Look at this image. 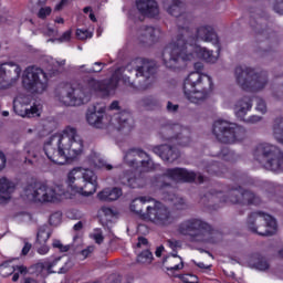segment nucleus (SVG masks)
Segmentation results:
<instances>
[{"mask_svg":"<svg viewBox=\"0 0 283 283\" xmlns=\"http://www.w3.org/2000/svg\"><path fill=\"white\" fill-rule=\"evenodd\" d=\"M272 98L283 103V83L272 90Z\"/></svg>","mask_w":283,"mask_h":283,"instance_id":"45","label":"nucleus"},{"mask_svg":"<svg viewBox=\"0 0 283 283\" xmlns=\"http://www.w3.org/2000/svg\"><path fill=\"white\" fill-rule=\"evenodd\" d=\"M212 134L219 143L233 145L242 143L247 138V128L235 123L220 119L214 122Z\"/></svg>","mask_w":283,"mask_h":283,"instance_id":"10","label":"nucleus"},{"mask_svg":"<svg viewBox=\"0 0 283 283\" xmlns=\"http://www.w3.org/2000/svg\"><path fill=\"white\" fill-rule=\"evenodd\" d=\"M96 248L94 245H88L84 250L80 252V255L82 256L83 260H87V258H92V254Z\"/></svg>","mask_w":283,"mask_h":283,"instance_id":"48","label":"nucleus"},{"mask_svg":"<svg viewBox=\"0 0 283 283\" xmlns=\"http://www.w3.org/2000/svg\"><path fill=\"white\" fill-rule=\"evenodd\" d=\"M256 109L261 112V114H266V102L262 98L256 99Z\"/></svg>","mask_w":283,"mask_h":283,"instance_id":"57","label":"nucleus"},{"mask_svg":"<svg viewBox=\"0 0 283 283\" xmlns=\"http://www.w3.org/2000/svg\"><path fill=\"white\" fill-rule=\"evenodd\" d=\"M148 244H149V241L146 238H144V237L138 238V243H137L138 248L147 247Z\"/></svg>","mask_w":283,"mask_h":283,"instance_id":"64","label":"nucleus"},{"mask_svg":"<svg viewBox=\"0 0 283 283\" xmlns=\"http://www.w3.org/2000/svg\"><path fill=\"white\" fill-rule=\"evenodd\" d=\"M50 224L53 227H59L61 224V212H54L50 216L49 219Z\"/></svg>","mask_w":283,"mask_h":283,"instance_id":"51","label":"nucleus"},{"mask_svg":"<svg viewBox=\"0 0 283 283\" xmlns=\"http://www.w3.org/2000/svg\"><path fill=\"white\" fill-rule=\"evenodd\" d=\"M197 38L201 41H206V43H212L213 45H218L219 43L218 34L213 28L209 25L200 27L197 30Z\"/></svg>","mask_w":283,"mask_h":283,"instance_id":"29","label":"nucleus"},{"mask_svg":"<svg viewBox=\"0 0 283 283\" xmlns=\"http://www.w3.org/2000/svg\"><path fill=\"white\" fill-rule=\"evenodd\" d=\"M145 202H147V198L140 197V198L134 199L130 203V211L133 213H136L137 216H140L142 219H143V214L146 213V212H143V209H145Z\"/></svg>","mask_w":283,"mask_h":283,"instance_id":"41","label":"nucleus"},{"mask_svg":"<svg viewBox=\"0 0 283 283\" xmlns=\"http://www.w3.org/2000/svg\"><path fill=\"white\" fill-rule=\"evenodd\" d=\"M201 202L212 211H218V209L224 207V205H242V186L229 188L228 195L212 189L202 197Z\"/></svg>","mask_w":283,"mask_h":283,"instance_id":"9","label":"nucleus"},{"mask_svg":"<svg viewBox=\"0 0 283 283\" xmlns=\"http://www.w3.org/2000/svg\"><path fill=\"white\" fill-rule=\"evenodd\" d=\"M205 170L207 174H210V176H222L227 171V168L217 161H208L205 165Z\"/></svg>","mask_w":283,"mask_h":283,"instance_id":"39","label":"nucleus"},{"mask_svg":"<svg viewBox=\"0 0 283 283\" xmlns=\"http://www.w3.org/2000/svg\"><path fill=\"white\" fill-rule=\"evenodd\" d=\"M124 159L125 163H127V165L134 169L142 168V171H149L154 169V160H151L149 154L140 148L129 149L126 153Z\"/></svg>","mask_w":283,"mask_h":283,"instance_id":"16","label":"nucleus"},{"mask_svg":"<svg viewBox=\"0 0 283 283\" xmlns=\"http://www.w3.org/2000/svg\"><path fill=\"white\" fill-rule=\"evenodd\" d=\"M82 176V185L84 186L83 196L90 197L96 193V187H98V177L92 169L80 168Z\"/></svg>","mask_w":283,"mask_h":283,"instance_id":"21","label":"nucleus"},{"mask_svg":"<svg viewBox=\"0 0 283 283\" xmlns=\"http://www.w3.org/2000/svg\"><path fill=\"white\" fill-rule=\"evenodd\" d=\"M136 6L137 10L144 17L154 19V17H158V14H160V9H158V2H156V0H137Z\"/></svg>","mask_w":283,"mask_h":283,"instance_id":"24","label":"nucleus"},{"mask_svg":"<svg viewBox=\"0 0 283 283\" xmlns=\"http://www.w3.org/2000/svg\"><path fill=\"white\" fill-rule=\"evenodd\" d=\"M179 108H180V106L178 104H174L171 102H167L166 109L170 114H176V112H178Z\"/></svg>","mask_w":283,"mask_h":283,"instance_id":"59","label":"nucleus"},{"mask_svg":"<svg viewBox=\"0 0 283 283\" xmlns=\"http://www.w3.org/2000/svg\"><path fill=\"white\" fill-rule=\"evenodd\" d=\"M273 10L276 14H283V0H275Z\"/></svg>","mask_w":283,"mask_h":283,"instance_id":"58","label":"nucleus"},{"mask_svg":"<svg viewBox=\"0 0 283 283\" xmlns=\"http://www.w3.org/2000/svg\"><path fill=\"white\" fill-rule=\"evenodd\" d=\"M247 228L256 235H275L277 231V221L270 214L262 211H254L248 216Z\"/></svg>","mask_w":283,"mask_h":283,"instance_id":"12","label":"nucleus"},{"mask_svg":"<svg viewBox=\"0 0 283 283\" xmlns=\"http://www.w3.org/2000/svg\"><path fill=\"white\" fill-rule=\"evenodd\" d=\"M184 54H191L192 57L190 59H184L182 64H176L175 66H169L167 63H164L168 70H184V67H187V62L193 61L197 59H202L203 61H207V63H216L218 61V55H213V51L207 50V48H202L200 45L196 44L195 42L186 43L184 46Z\"/></svg>","mask_w":283,"mask_h":283,"instance_id":"14","label":"nucleus"},{"mask_svg":"<svg viewBox=\"0 0 283 283\" xmlns=\"http://www.w3.org/2000/svg\"><path fill=\"white\" fill-rule=\"evenodd\" d=\"M45 3H48V0H31L30 6H31L32 12L39 11V9L43 8Z\"/></svg>","mask_w":283,"mask_h":283,"instance_id":"47","label":"nucleus"},{"mask_svg":"<svg viewBox=\"0 0 283 283\" xmlns=\"http://www.w3.org/2000/svg\"><path fill=\"white\" fill-rule=\"evenodd\" d=\"M38 17L39 19H46L48 17H50V14H52V8L50 7H41L40 9H38Z\"/></svg>","mask_w":283,"mask_h":283,"instance_id":"50","label":"nucleus"},{"mask_svg":"<svg viewBox=\"0 0 283 283\" xmlns=\"http://www.w3.org/2000/svg\"><path fill=\"white\" fill-rule=\"evenodd\" d=\"M14 271H18L19 273H25L28 269L23 265H17L15 268L10 265V262H4L0 265V274L3 277H8V275H12Z\"/></svg>","mask_w":283,"mask_h":283,"instance_id":"40","label":"nucleus"},{"mask_svg":"<svg viewBox=\"0 0 283 283\" xmlns=\"http://www.w3.org/2000/svg\"><path fill=\"white\" fill-rule=\"evenodd\" d=\"M168 247L172 250V251H177V249H181L182 248V242L178 241L176 239H169L167 241Z\"/></svg>","mask_w":283,"mask_h":283,"instance_id":"54","label":"nucleus"},{"mask_svg":"<svg viewBox=\"0 0 283 283\" xmlns=\"http://www.w3.org/2000/svg\"><path fill=\"white\" fill-rule=\"evenodd\" d=\"M103 67H105V63L95 62V67L86 69L84 72H86V74H96L98 72H103Z\"/></svg>","mask_w":283,"mask_h":283,"instance_id":"49","label":"nucleus"},{"mask_svg":"<svg viewBox=\"0 0 283 283\" xmlns=\"http://www.w3.org/2000/svg\"><path fill=\"white\" fill-rule=\"evenodd\" d=\"M253 205L254 207H258L262 205V198L260 196L255 195V192L251 190L243 189L241 187V206L242 207H251Z\"/></svg>","mask_w":283,"mask_h":283,"instance_id":"30","label":"nucleus"},{"mask_svg":"<svg viewBox=\"0 0 283 283\" xmlns=\"http://www.w3.org/2000/svg\"><path fill=\"white\" fill-rule=\"evenodd\" d=\"M255 76V70L248 66H237L234 69L235 83L245 92H251V85Z\"/></svg>","mask_w":283,"mask_h":283,"instance_id":"20","label":"nucleus"},{"mask_svg":"<svg viewBox=\"0 0 283 283\" xmlns=\"http://www.w3.org/2000/svg\"><path fill=\"white\" fill-rule=\"evenodd\" d=\"M166 10L171 17H180L184 12H187V7L181 0H171Z\"/></svg>","mask_w":283,"mask_h":283,"instance_id":"36","label":"nucleus"},{"mask_svg":"<svg viewBox=\"0 0 283 283\" xmlns=\"http://www.w3.org/2000/svg\"><path fill=\"white\" fill-rule=\"evenodd\" d=\"M153 153L164 159L166 163H176L180 158V150L174 146L160 145L154 146Z\"/></svg>","mask_w":283,"mask_h":283,"instance_id":"23","label":"nucleus"},{"mask_svg":"<svg viewBox=\"0 0 283 283\" xmlns=\"http://www.w3.org/2000/svg\"><path fill=\"white\" fill-rule=\"evenodd\" d=\"M172 205H174V207H176L179 210L187 209V201H185V199L181 197H177L172 201Z\"/></svg>","mask_w":283,"mask_h":283,"instance_id":"52","label":"nucleus"},{"mask_svg":"<svg viewBox=\"0 0 283 283\" xmlns=\"http://www.w3.org/2000/svg\"><path fill=\"white\" fill-rule=\"evenodd\" d=\"M165 176L170 178V180H182L184 182H193V180L202 185L205 182V177L202 175H197L193 171H189L185 168H169L166 170Z\"/></svg>","mask_w":283,"mask_h":283,"instance_id":"19","label":"nucleus"},{"mask_svg":"<svg viewBox=\"0 0 283 283\" xmlns=\"http://www.w3.org/2000/svg\"><path fill=\"white\" fill-rule=\"evenodd\" d=\"M106 283H120V276L118 274H111L106 279Z\"/></svg>","mask_w":283,"mask_h":283,"instance_id":"62","label":"nucleus"},{"mask_svg":"<svg viewBox=\"0 0 283 283\" xmlns=\"http://www.w3.org/2000/svg\"><path fill=\"white\" fill-rule=\"evenodd\" d=\"M159 134L164 140H178V145H189V130L179 124H166L160 127Z\"/></svg>","mask_w":283,"mask_h":283,"instance_id":"18","label":"nucleus"},{"mask_svg":"<svg viewBox=\"0 0 283 283\" xmlns=\"http://www.w3.org/2000/svg\"><path fill=\"white\" fill-rule=\"evenodd\" d=\"M272 135L280 145H283V115L273 119Z\"/></svg>","mask_w":283,"mask_h":283,"instance_id":"34","label":"nucleus"},{"mask_svg":"<svg viewBox=\"0 0 283 283\" xmlns=\"http://www.w3.org/2000/svg\"><path fill=\"white\" fill-rule=\"evenodd\" d=\"M72 39V30L65 31L61 38H59L60 43H64Z\"/></svg>","mask_w":283,"mask_h":283,"instance_id":"61","label":"nucleus"},{"mask_svg":"<svg viewBox=\"0 0 283 283\" xmlns=\"http://www.w3.org/2000/svg\"><path fill=\"white\" fill-rule=\"evenodd\" d=\"M13 112L22 118H32L39 109H36V107H29L27 104H23V98L18 97L13 99Z\"/></svg>","mask_w":283,"mask_h":283,"instance_id":"27","label":"nucleus"},{"mask_svg":"<svg viewBox=\"0 0 283 283\" xmlns=\"http://www.w3.org/2000/svg\"><path fill=\"white\" fill-rule=\"evenodd\" d=\"M67 186L74 193H80L83 196V191H85V188L83 186V178L81 175V168H74L71 170L67 175Z\"/></svg>","mask_w":283,"mask_h":283,"instance_id":"25","label":"nucleus"},{"mask_svg":"<svg viewBox=\"0 0 283 283\" xmlns=\"http://www.w3.org/2000/svg\"><path fill=\"white\" fill-rule=\"evenodd\" d=\"M25 90L32 94H43L48 90V73L38 66H28L22 76Z\"/></svg>","mask_w":283,"mask_h":283,"instance_id":"13","label":"nucleus"},{"mask_svg":"<svg viewBox=\"0 0 283 283\" xmlns=\"http://www.w3.org/2000/svg\"><path fill=\"white\" fill-rule=\"evenodd\" d=\"M195 72H191L184 81V94L187 101L200 105L211 96L213 92V80L207 74H202L205 64L197 62L193 64Z\"/></svg>","mask_w":283,"mask_h":283,"instance_id":"4","label":"nucleus"},{"mask_svg":"<svg viewBox=\"0 0 283 283\" xmlns=\"http://www.w3.org/2000/svg\"><path fill=\"white\" fill-rule=\"evenodd\" d=\"M156 62L149 60H140L136 62L135 66H127L126 72H130V75L125 74L123 80L132 87L139 90H147L151 85V78L156 74Z\"/></svg>","mask_w":283,"mask_h":283,"instance_id":"6","label":"nucleus"},{"mask_svg":"<svg viewBox=\"0 0 283 283\" xmlns=\"http://www.w3.org/2000/svg\"><path fill=\"white\" fill-rule=\"evenodd\" d=\"M269 83V74L266 72L258 73L254 71L252 78L251 91L264 90Z\"/></svg>","mask_w":283,"mask_h":283,"instance_id":"33","label":"nucleus"},{"mask_svg":"<svg viewBox=\"0 0 283 283\" xmlns=\"http://www.w3.org/2000/svg\"><path fill=\"white\" fill-rule=\"evenodd\" d=\"M120 71H115L109 81L96 80L85 76L76 85L61 84L56 90V98L66 107H81L92 101L94 94L109 96L115 87H118Z\"/></svg>","mask_w":283,"mask_h":283,"instance_id":"1","label":"nucleus"},{"mask_svg":"<svg viewBox=\"0 0 283 283\" xmlns=\"http://www.w3.org/2000/svg\"><path fill=\"white\" fill-rule=\"evenodd\" d=\"M91 238L95 241L96 244H103L105 237H103V231L101 229H95L94 233L91 234Z\"/></svg>","mask_w":283,"mask_h":283,"instance_id":"46","label":"nucleus"},{"mask_svg":"<svg viewBox=\"0 0 283 283\" xmlns=\"http://www.w3.org/2000/svg\"><path fill=\"white\" fill-rule=\"evenodd\" d=\"M243 123H248V125H255V123H260L262 120V117L258 115H252L250 117H244V119H241Z\"/></svg>","mask_w":283,"mask_h":283,"instance_id":"56","label":"nucleus"},{"mask_svg":"<svg viewBox=\"0 0 283 283\" xmlns=\"http://www.w3.org/2000/svg\"><path fill=\"white\" fill-rule=\"evenodd\" d=\"M161 189L164 191V200H166V202H174L178 197L176 193H174V188H171L169 185L163 186Z\"/></svg>","mask_w":283,"mask_h":283,"instance_id":"43","label":"nucleus"},{"mask_svg":"<svg viewBox=\"0 0 283 283\" xmlns=\"http://www.w3.org/2000/svg\"><path fill=\"white\" fill-rule=\"evenodd\" d=\"M14 191V185L6 179H0V202L1 200H10V195Z\"/></svg>","mask_w":283,"mask_h":283,"instance_id":"37","label":"nucleus"},{"mask_svg":"<svg viewBox=\"0 0 283 283\" xmlns=\"http://www.w3.org/2000/svg\"><path fill=\"white\" fill-rule=\"evenodd\" d=\"M119 182L120 185H124L126 187H130V189H138V187H143L145 181L140 176L134 175L132 171H125L119 176Z\"/></svg>","mask_w":283,"mask_h":283,"instance_id":"28","label":"nucleus"},{"mask_svg":"<svg viewBox=\"0 0 283 283\" xmlns=\"http://www.w3.org/2000/svg\"><path fill=\"white\" fill-rule=\"evenodd\" d=\"M35 249H38V253H40V255H45L50 251V247L45 243L35 245Z\"/></svg>","mask_w":283,"mask_h":283,"instance_id":"60","label":"nucleus"},{"mask_svg":"<svg viewBox=\"0 0 283 283\" xmlns=\"http://www.w3.org/2000/svg\"><path fill=\"white\" fill-rule=\"evenodd\" d=\"M21 76V66L14 62L0 64V92L12 87Z\"/></svg>","mask_w":283,"mask_h":283,"instance_id":"17","label":"nucleus"},{"mask_svg":"<svg viewBox=\"0 0 283 283\" xmlns=\"http://www.w3.org/2000/svg\"><path fill=\"white\" fill-rule=\"evenodd\" d=\"M249 265L258 271H269L271 268L269 261H266V259L260 254L252 255L249 260Z\"/></svg>","mask_w":283,"mask_h":283,"instance_id":"35","label":"nucleus"},{"mask_svg":"<svg viewBox=\"0 0 283 283\" xmlns=\"http://www.w3.org/2000/svg\"><path fill=\"white\" fill-rule=\"evenodd\" d=\"M123 196V190L120 188H106L97 195L103 202H114Z\"/></svg>","mask_w":283,"mask_h":283,"instance_id":"31","label":"nucleus"},{"mask_svg":"<svg viewBox=\"0 0 283 283\" xmlns=\"http://www.w3.org/2000/svg\"><path fill=\"white\" fill-rule=\"evenodd\" d=\"M76 36L80 39V41H85V39H92V33H90L87 30L77 29Z\"/></svg>","mask_w":283,"mask_h":283,"instance_id":"53","label":"nucleus"},{"mask_svg":"<svg viewBox=\"0 0 283 283\" xmlns=\"http://www.w3.org/2000/svg\"><path fill=\"white\" fill-rule=\"evenodd\" d=\"M154 254L149 250H145L137 255L138 264H151Z\"/></svg>","mask_w":283,"mask_h":283,"instance_id":"42","label":"nucleus"},{"mask_svg":"<svg viewBox=\"0 0 283 283\" xmlns=\"http://www.w3.org/2000/svg\"><path fill=\"white\" fill-rule=\"evenodd\" d=\"M164 264H166L167 271H181V269H185L182 258H180L178 254H172L164 259Z\"/></svg>","mask_w":283,"mask_h":283,"instance_id":"32","label":"nucleus"},{"mask_svg":"<svg viewBox=\"0 0 283 283\" xmlns=\"http://www.w3.org/2000/svg\"><path fill=\"white\" fill-rule=\"evenodd\" d=\"M139 105L142 107H147L148 109H151V107H156L158 105V99H156L154 96L143 97L139 101Z\"/></svg>","mask_w":283,"mask_h":283,"instance_id":"44","label":"nucleus"},{"mask_svg":"<svg viewBox=\"0 0 283 283\" xmlns=\"http://www.w3.org/2000/svg\"><path fill=\"white\" fill-rule=\"evenodd\" d=\"M253 109V101L249 96H243L234 104V115L239 120H244V117Z\"/></svg>","mask_w":283,"mask_h":283,"instance_id":"26","label":"nucleus"},{"mask_svg":"<svg viewBox=\"0 0 283 283\" xmlns=\"http://www.w3.org/2000/svg\"><path fill=\"white\" fill-rule=\"evenodd\" d=\"M254 160L268 171H283V153L275 145L262 143L253 151Z\"/></svg>","mask_w":283,"mask_h":283,"instance_id":"7","label":"nucleus"},{"mask_svg":"<svg viewBox=\"0 0 283 283\" xmlns=\"http://www.w3.org/2000/svg\"><path fill=\"white\" fill-rule=\"evenodd\" d=\"M25 198L31 202H40L44 205L45 202H56L61 196L65 193L61 190L60 186H48L39 182L27 184L23 188Z\"/></svg>","mask_w":283,"mask_h":283,"instance_id":"11","label":"nucleus"},{"mask_svg":"<svg viewBox=\"0 0 283 283\" xmlns=\"http://www.w3.org/2000/svg\"><path fill=\"white\" fill-rule=\"evenodd\" d=\"M160 39V29L154 27H142L137 31V40L143 45H154Z\"/></svg>","mask_w":283,"mask_h":283,"instance_id":"22","label":"nucleus"},{"mask_svg":"<svg viewBox=\"0 0 283 283\" xmlns=\"http://www.w3.org/2000/svg\"><path fill=\"white\" fill-rule=\"evenodd\" d=\"M178 33L176 38L163 50L161 57L164 63L169 66L182 65L184 59H192L191 53L185 54L187 43H196L197 38L193 30L189 27L191 14L185 11L176 17Z\"/></svg>","mask_w":283,"mask_h":283,"instance_id":"3","label":"nucleus"},{"mask_svg":"<svg viewBox=\"0 0 283 283\" xmlns=\"http://www.w3.org/2000/svg\"><path fill=\"white\" fill-rule=\"evenodd\" d=\"M95 167L97 169H106V171H112V169H114V166H112V164H107L104 160H98L97 163H95Z\"/></svg>","mask_w":283,"mask_h":283,"instance_id":"55","label":"nucleus"},{"mask_svg":"<svg viewBox=\"0 0 283 283\" xmlns=\"http://www.w3.org/2000/svg\"><path fill=\"white\" fill-rule=\"evenodd\" d=\"M132 115L127 112L116 113L115 115H106L103 108L96 109L93 107L88 109L86 114V120L92 127L96 129H107L108 134L114 132H123V129H129V119Z\"/></svg>","mask_w":283,"mask_h":283,"instance_id":"5","label":"nucleus"},{"mask_svg":"<svg viewBox=\"0 0 283 283\" xmlns=\"http://www.w3.org/2000/svg\"><path fill=\"white\" fill-rule=\"evenodd\" d=\"M179 235H186L191 242H211V235L213 231L209 223L191 218L184 220L177 227Z\"/></svg>","mask_w":283,"mask_h":283,"instance_id":"8","label":"nucleus"},{"mask_svg":"<svg viewBox=\"0 0 283 283\" xmlns=\"http://www.w3.org/2000/svg\"><path fill=\"white\" fill-rule=\"evenodd\" d=\"M6 163H8L6 154H3V151L0 150V171H3V169H6Z\"/></svg>","mask_w":283,"mask_h":283,"instance_id":"63","label":"nucleus"},{"mask_svg":"<svg viewBox=\"0 0 283 283\" xmlns=\"http://www.w3.org/2000/svg\"><path fill=\"white\" fill-rule=\"evenodd\" d=\"M84 142L75 127L67 126L62 134H55L44 144L46 158L55 165H65L83 156Z\"/></svg>","mask_w":283,"mask_h":283,"instance_id":"2","label":"nucleus"},{"mask_svg":"<svg viewBox=\"0 0 283 283\" xmlns=\"http://www.w3.org/2000/svg\"><path fill=\"white\" fill-rule=\"evenodd\" d=\"M143 220H149L154 224L167 227L174 222L171 210L163 202L155 201L151 206H146V213L142 214Z\"/></svg>","mask_w":283,"mask_h":283,"instance_id":"15","label":"nucleus"},{"mask_svg":"<svg viewBox=\"0 0 283 283\" xmlns=\"http://www.w3.org/2000/svg\"><path fill=\"white\" fill-rule=\"evenodd\" d=\"M52 235V229L50 226H42L39 228L36 233V241L35 247H39V244H45L48 240H50V237Z\"/></svg>","mask_w":283,"mask_h":283,"instance_id":"38","label":"nucleus"}]
</instances>
